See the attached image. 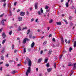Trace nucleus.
Instances as JSON below:
<instances>
[{
    "instance_id": "72a5a7b5",
    "label": "nucleus",
    "mask_w": 76,
    "mask_h": 76,
    "mask_svg": "<svg viewBox=\"0 0 76 76\" xmlns=\"http://www.w3.org/2000/svg\"><path fill=\"white\" fill-rule=\"evenodd\" d=\"M74 67H76V63H75L73 64Z\"/></svg>"
},
{
    "instance_id": "c9c22d12",
    "label": "nucleus",
    "mask_w": 76,
    "mask_h": 76,
    "mask_svg": "<svg viewBox=\"0 0 76 76\" xmlns=\"http://www.w3.org/2000/svg\"><path fill=\"white\" fill-rule=\"evenodd\" d=\"M26 15H28L29 14V12L28 11H26Z\"/></svg>"
},
{
    "instance_id": "6e6552de",
    "label": "nucleus",
    "mask_w": 76,
    "mask_h": 76,
    "mask_svg": "<svg viewBox=\"0 0 76 76\" xmlns=\"http://www.w3.org/2000/svg\"><path fill=\"white\" fill-rule=\"evenodd\" d=\"M51 53H52V50L51 49H50L49 50V51L48 52V54L49 55H51Z\"/></svg>"
},
{
    "instance_id": "39448f33",
    "label": "nucleus",
    "mask_w": 76,
    "mask_h": 76,
    "mask_svg": "<svg viewBox=\"0 0 76 76\" xmlns=\"http://www.w3.org/2000/svg\"><path fill=\"white\" fill-rule=\"evenodd\" d=\"M35 9H38V2H36L34 4Z\"/></svg>"
},
{
    "instance_id": "ddd939ff",
    "label": "nucleus",
    "mask_w": 76,
    "mask_h": 76,
    "mask_svg": "<svg viewBox=\"0 0 76 76\" xmlns=\"http://www.w3.org/2000/svg\"><path fill=\"white\" fill-rule=\"evenodd\" d=\"M42 60V58H41L39 59L38 60V63H41V61Z\"/></svg>"
},
{
    "instance_id": "0e129e2a",
    "label": "nucleus",
    "mask_w": 76,
    "mask_h": 76,
    "mask_svg": "<svg viewBox=\"0 0 76 76\" xmlns=\"http://www.w3.org/2000/svg\"><path fill=\"white\" fill-rule=\"evenodd\" d=\"M3 62H0V64H3Z\"/></svg>"
},
{
    "instance_id": "c85d7f7f",
    "label": "nucleus",
    "mask_w": 76,
    "mask_h": 76,
    "mask_svg": "<svg viewBox=\"0 0 76 76\" xmlns=\"http://www.w3.org/2000/svg\"><path fill=\"white\" fill-rule=\"evenodd\" d=\"M28 33L27 34V35L29 34V33L30 32V29H29L27 31Z\"/></svg>"
},
{
    "instance_id": "5701e85b",
    "label": "nucleus",
    "mask_w": 76,
    "mask_h": 76,
    "mask_svg": "<svg viewBox=\"0 0 76 76\" xmlns=\"http://www.w3.org/2000/svg\"><path fill=\"white\" fill-rule=\"evenodd\" d=\"M6 39H5L3 41V42H2V43L3 44H4V43H5V42H6Z\"/></svg>"
},
{
    "instance_id": "13d9d810",
    "label": "nucleus",
    "mask_w": 76,
    "mask_h": 76,
    "mask_svg": "<svg viewBox=\"0 0 76 76\" xmlns=\"http://www.w3.org/2000/svg\"><path fill=\"white\" fill-rule=\"evenodd\" d=\"M71 73V74H73V71L72 70Z\"/></svg>"
},
{
    "instance_id": "e2e57ef3",
    "label": "nucleus",
    "mask_w": 76,
    "mask_h": 76,
    "mask_svg": "<svg viewBox=\"0 0 76 76\" xmlns=\"http://www.w3.org/2000/svg\"><path fill=\"white\" fill-rule=\"evenodd\" d=\"M14 26H18L17 25V24H14Z\"/></svg>"
},
{
    "instance_id": "aec40b11",
    "label": "nucleus",
    "mask_w": 76,
    "mask_h": 76,
    "mask_svg": "<svg viewBox=\"0 0 76 76\" xmlns=\"http://www.w3.org/2000/svg\"><path fill=\"white\" fill-rule=\"evenodd\" d=\"M45 62L46 63H47V62H48V58L45 59Z\"/></svg>"
},
{
    "instance_id": "bf43d9fd",
    "label": "nucleus",
    "mask_w": 76,
    "mask_h": 76,
    "mask_svg": "<svg viewBox=\"0 0 76 76\" xmlns=\"http://www.w3.org/2000/svg\"><path fill=\"white\" fill-rule=\"evenodd\" d=\"M38 19H37L35 20V22H38Z\"/></svg>"
},
{
    "instance_id": "4c0bfd02",
    "label": "nucleus",
    "mask_w": 76,
    "mask_h": 76,
    "mask_svg": "<svg viewBox=\"0 0 76 76\" xmlns=\"http://www.w3.org/2000/svg\"><path fill=\"white\" fill-rule=\"evenodd\" d=\"M17 66L18 67H19V66H21V64H19L17 65Z\"/></svg>"
},
{
    "instance_id": "c756f323",
    "label": "nucleus",
    "mask_w": 76,
    "mask_h": 76,
    "mask_svg": "<svg viewBox=\"0 0 76 76\" xmlns=\"http://www.w3.org/2000/svg\"><path fill=\"white\" fill-rule=\"evenodd\" d=\"M53 20H52L51 19L50 20V21H49V23H52V22H53Z\"/></svg>"
},
{
    "instance_id": "680f3d73",
    "label": "nucleus",
    "mask_w": 76,
    "mask_h": 76,
    "mask_svg": "<svg viewBox=\"0 0 76 76\" xmlns=\"http://www.w3.org/2000/svg\"><path fill=\"white\" fill-rule=\"evenodd\" d=\"M69 19V20H70L71 19H72V17H70Z\"/></svg>"
},
{
    "instance_id": "58836bf2",
    "label": "nucleus",
    "mask_w": 76,
    "mask_h": 76,
    "mask_svg": "<svg viewBox=\"0 0 76 76\" xmlns=\"http://www.w3.org/2000/svg\"><path fill=\"white\" fill-rule=\"evenodd\" d=\"M10 16H12V12L11 11H10Z\"/></svg>"
},
{
    "instance_id": "7c9ffc66",
    "label": "nucleus",
    "mask_w": 76,
    "mask_h": 76,
    "mask_svg": "<svg viewBox=\"0 0 76 76\" xmlns=\"http://www.w3.org/2000/svg\"><path fill=\"white\" fill-rule=\"evenodd\" d=\"M40 11L42 13H43V10H42V8H41Z\"/></svg>"
},
{
    "instance_id": "338daca9",
    "label": "nucleus",
    "mask_w": 76,
    "mask_h": 76,
    "mask_svg": "<svg viewBox=\"0 0 76 76\" xmlns=\"http://www.w3.org/2000/svg\"><path fill=\"white\" fill-rule=\"evenodd\" d=\"M56 47H59V44H58L56 45Z\"/></svg>"
},
{
    "instance_id": "f3484780",
    "label": "nucleus",
    "mask_w": 76,
    "mask_h": 76,
    "mask_svg": "<svg viewBox=\"0 0 76 76\" xmlns=\"http://www.w3.org/2000/svg\"><path fill=\"white\" fill-rule=\"evenodd\" d=\"M65 5L66 7H69V3L68 2H66Z\"/></svg>"
},
{
    "instance_id": "de8ad7c7",
    "label": "nucleus",
    "mask_w": 76,
    "mask_h": 76,
    "mask_svg": "<svg viewBox=\"0 0 76 76\" xmlns=\"http://www.w3.org/2000/svg\"><path fill=\"white\" fill-rule=\"evenodd\" d=\"M4 50H2L1 51V54H3V53H4Z\"/></svg>"
},
{
    "instance_id": "4468645a",
    "label": "nucleus",
    "mask_w": 76,
    "mask_h": 76,
    "mask_svg": "<svg viewBox=\"0 0 76 76\" xmlns=\"http://www.w3.org/2000/svg\"><path fill=\"white\" fill-rule=\"evenodd\" d=\"M56 23L58 25H61V22H56Z\"/></svg>"
},
{
    "instance_id": "412c9836",
    "label": "nucleus",
    "mask_w": 76,
    "mask_h": 76,
    "mask_svg": "<svg viewBox=\"0 0 76 76\" xmlns=\"http://www.w3.org/2000/svg\"><path fill=\"white\" fill-rule=\"evenodd\" d=\"M12 34V31L11 30L10 32H9V34L10 35H11Z\"/></svg>"
},
{
    "instance_id": "49530a36",
    "label": "nucleus",
    "mask_w": 76,
    "mask_h": 76,
    "mask_svg": "<svg viewBox=\"0 0 76 76\" xmlns=\"http://www.w3.org/2000/svg\"><path fill=\"white\" fill-rule=\"evenodd\" d=\"M70 40H68V42H67V43L70 44Z\"/></svg>"
},
{
    "instance_id": "09e8293b",
    "label": "nucleus",
    "mask_w": 76,
    "mask_h": 76,
    "mask_svg": "<svg viewBox=\"0 0 76 76\" xmlns=\"http://www.w3.org/2000/svg\"><path fill=\"white\" fill-rule=\"evenodd\" d=\"M27 29V27L23 28V30H24V29Z\"/></svg>"
},
{
    "instance_id": "8fccbe9b",
    "label": "nucleus",
    "mask_w": 76,
    "mask_h": 76,
    "mask_svg": "<svg viewBox=\"0 0 76 76\" xmlns=\"http://www.w3.org/2000/svg\"><path fill=\"white\" fill-rule=\"evenodd\" d=\"M76 67H74V66H73V70H75V69H76Z\"/></svg>"
},
{
    "instance_id": "6ab92c4d",
    "label": "nucleus",
    "mask_w": 76,
    "mask_h": 76,
    "mask_svg": "<svg viewBox=\"0 0 76 76\" xmlns=\"http://www.w3.org/2000/svg\"><path fill=\"white\" fill-rule=\"evenodd\" d=\"M6 4L5 2H4L3 4V6L4 7V8H5V7H6Z\"/></svg>"
},
{
    "instance_id": "052dcab7",
    "label": "nucleus",
    "mask_w": 76,
    "mask_h": 76,
    "mask_svg": "<svg viewBox=\"0 0 76 76\" xmlns=\"http://www.w3.org/2000/svg\"><path fill=\"white\" fill-rule=\"evenodd\" d=\"M32 7L30 8V11H32Z\"/></svg>"
},
{
    "instance_id": "bb28decb",
    "label": "nucleus",
    "mask_w": 76,
    "mask_h": 76,
    "mask_svg": "<svg viewBox=\"0 0 76 76\" xmlns=\"http://www.w3.org/2000/svg\"><path fill=\"white\" fill-rule=\"evenodd\" d=\"M69 50V52H71V51H72V50H73V49H72V48H71V47H70Z\"/></svg>"
},
{
    "instance_id": "a19ab883",
    "label": "nucleus",
    "mask_w": 76,
    "mask_h": 76,
    "mask_svg": "<svg viewBox=\"0 0 76 76\" xmlns=\"http://www.w3.org/2000/svg\"><path fill=\"white\" fill-rule=\"evenodd\" d=\"M9 66V64H7L5 65V66H6L7 67H8Z\"/></svg>"
},
{
    "instance_id": "6e6d98bb",
    "label": "nucleus",
    "mask_w": 76,
    "mask_h": 76,
    "mask_svg": "<svg viewBox=\"0 0 76 76\" xmlns=\"http://www.w3.org/2000/svg\"><path fill=\"white\" fill-rule=\"evenodd\" d=\"M65 42H66V43H67V39H65Z\"/></svg>"
},
{
    "instance_id": "79ce46f5",
    "label": "nucleus",
    "mask_w": 76,
    "mask_h": 76,
    "mask_svg": "<svg viewBox=\"0 0 76 76\" xmlns=\"http://www.w3.org/2000/svg\"><path fill=\"white\" fill-rule=\"evenodd\" d=\"M12 49L14 48L15 47H14V45H13V44H12Z\"/></svg>"
},
{
    "instance_id": "864d4df0",
    "label": "nucleus",
    "mask_w": 76,
    "mask_h": 76,
    "mask_svg": "<svg viewBox=\"0 0 76 76\" xmlns=\"http://www.w3.org/2000/svg\"><path fill=\"white\" fill-rule=\"evenodd\" d=\"M43 53V51L41 50L40 52V54H42Z\"/></svg>"
},
{
    "instance_id": "423d86ee",
    "label": "nucleus",
    "mask_w": 76,
    "mask_h": 76,
    "mask_svg": "<svg viewBox=\"0 0 76 76\" xmlns=\"http://www.w3.org/2000/svg\"><path fill=\"white\" fill-rule=\"evenodd\" d=\"M18 20L20 22V21H22V17H18Z\"/></svg>"
},
{
    "instance_id": "4d7b16f0",
    "label": "nucleus",
    "mask_w": 76,
    "mask_h": 76,
    "mask_svg": "<svg viewBox=\"0 0 76 76\" xmlns=\"http://www.w3.org/2000/svg\"><path fill=\"white\" fill-rule=\"evenodd\" d=\"M9 56V55L8 54H7V55H6L5 56L6 57H8V56Z\"/></svg>"
},
{
    "instance_id": "c03bdc74",
    "label": "nucleus",
    "mask_w": 76,
    "mask_h": 76,
    "mask_svg": "<svg viewBox=\"0 0 76 76\" xmlns=\"http://www.w3.org/2000/svg\"><path fill=\"white\" fill-rule=\"evenodd\" d=\"M4 14H1V15H0V17H2V16H4Z\"/></svg>"
},
{
    "instance_id": "473e14b6",
    "label": "nucleus",
    "mask_w": 76,
    "mask_h": 76,
    "mask_svg": "<svg viewBox=\"0 0 76 76\" xmlns=\"http://www.w3.org/2000/svg\"><path fill=\"white\" fill-rule=\"evenodd\" d=\"M48 8H49L48 6H46L45 7V9H48Z\"/></svg>"
},
{
    "instance_id": "1a4fd4ad",
    "label": "nucleus",
    "mask_w": 76,
    "mask_h": 76,
    "mask_svg": "<svg viewBox=\"0 0 76 76\" xmlns=\"http://www.w3.org/2000/svg\"><path fill=\"white\" fill-rule=\"evenodd\" d=\"M16 73H18V72L16 71L15 70H14L11 73L13 75H14Z\"/></svg>"
},
{
    "instance_id": "dca6fc26",
    "label": "nucleus",
    "mask_w": 76,
    "mask_h": 76,
    "mask_svg": "<svg viewBox=\"0 0 76 76\" xmlns=\"http://www.w3.org/2000/svg\"><path fill=\"white\" fill-rule=\"evenodd\" d=\"M63 20H64L66 23V25L68 24V23L67 22V20L65 19H63Z\"/></svg>"
},
{
    "instance_id": "cd10ccee",
    "label": "nucleus",
    "mask_w": 76,
    "mask_h": 76,
    "mask_svg": "<svg viewBox=\"0 0 76 76\" xmlns=\"http://www.w3.org/2000/svg\"><path fill=\"white\" fill-rule=\"evenodd\" d=\"M52 40L53 42H56V39L54 38H53Z\"/></svg>"
},
{
    "instance_id": "9d476101",
    "label": "nucleus",
    "mask_w": 76,
    "mask_h": 76,
    "mask_svg": "<svg viewBox=\"0 0 76 76\" xmlns=\"http://www.w3.org/2000/svg\"><path fill=\"white\" fill-rule=\"evenodd\" d=\"M2 36L3 38H5L6 37V34H5V33H4V32L2 34Z\"/></svg>"
},
{
    "instance_id": "20e7f679",
    "label": "nucleus",
    "mask_w": 76,
    "mask_h": 76,
    "mask_svg": "<svg viewBox=\"0 0 76 76\" xmlns=\"http://www.w3.org/2000/svg\"><path fill=\"white\" fill-rule=\"evenodd\" d=\"M20 15L22 16H25V12H21L20 13Z\"/></svg>"
},
{
    "instance_id": "9b49d317",
    "label": "nucleus",
    "mask_w": 76,
    "mask_h": 76,
    "mask_svg": "<svg viewBox=\"0 0 76 76\" xmlns=\"http://www.w3.org/2000/svg\"><path fill=\"white\" fill-rule=\"evenodd\" d=\"M34 45H35V43L34 42H33V43L31 44V47L32 48H33L34 47Z\"/></svg>"
},
{
    "instance_id": "ea45409f",
    "label": "nucleus",
    "mask_w": 76,
    "mask_h": 76,
    "mask_svg": "<svg viewBox=\"0 0 76 76\" xmlns=\"http://www.w3.org/2000/svg\"><path fill=\"white\" fill-rule=\"evenodd\" d=\"M62 57H63V55H61L59 57V59H60L61 58H62Z\"/></svg>"
},
{
    "instance_id": "f257e3e1",
    "label": "nucleus",
    "mask_w": 76,
    "mask_h": 76,
    "mask_svg": "<svg viewBox=\"0 0 76 76\" xmlns=\"http://www.w3.org/2000/svg\"><path fill=\"white\" fill-rule=\"evenodd\" d=\"M31 71V69L30 67H28V69L27 71L26 72V76H28V73L30 72Z\"/></svg>"
},
{
    "instance_id": "7ed1b4c3",
    "label": "nucleus",
    "mask_w": 76,
    "mask_h": 76,
    "mask_svg": "<svg viewBox=\"0 0 76 76\" xmlns=\"http://www.w3.org/2000/svg\"><path fill=\"white\" fill-rule=\"evenodd\" d=\"M4 21H6V20H2L1 22V23L2 24V25L4 26Z\"/></svg>"
},
{
    "instance_id": "3c124183",
    "label": "nucleus",
    "mask_w": 76,
    "mask_h": 76,
    "mask_svg": "<svg viewBox=\"0 0 76 76\" xmlns=\"http://www.w3.org/2000/svg\"><path fill=\"white\" fill-rule=\"evenodd\" d=\"M34 18H32L31 21V22H32V21H34Z\"/></svg>"
},
{
    "instance_id": "a878e982",
    "label": "nucleus",
    "mask_w": 76,
    "mask_h": 76,
    "mask_svg": "<svg viewBox=\"0 0 76 76\" xmlns=\"http://www.w3.org/2000/svg\"><path fill=\"white\" fill-rule=\"evenodd\" d=\"M46 66L47 67H50V65H49V63H48L46 64Z\"/></svg>"
},
{
    "instance_id": "69168bd1",
    "label": "nucleus",
    "mask_w": 76,
    "mask_h": 76,
    "mask_svg": "<svg viewBox=\"0 0 76 76\" xmlns=\"http://www.w3.org/2000/svg\"><path fill=\"white\" fill-rule=\"evenodd\" d=\"M26 64V61H25L24 63V64Z\"/></svg>"
},
{
    "instance_id": "f8f14e48",
    "label": "nucleus",
    "mask_w": 76,
    "mask_h": 76,
    "mask_svg": "<svg viewBox=\"0 0 76 76\" xmlns=\"http://www.w3.org/2000/svg\"><path fill=\"white\" fill-rule=\"evenodd\" d=\"M26 39H26V38L24 39L23 42V44H25V43H26Z\"/></svg>"
},
{
    "instance_id": "0eeeda50",
    "label": "nucleus",
    "mask_w": 76,
    "mask_h": 76,
    "mask_svg": "<svg viewBox=\"0 0 76 76\" xmlns=\"http://www.w3.org/2000/svg\"><path fill=\"white\" fill-rule=\"evenodd\" d=\"M52 70H53V68H50L47 69V70L49 73L50 72H51Z\"/></svg>"
},
{
    "instance_id": "603ef678",
    "label": "nucleus",
    "mask_w": 76,
    "mask_h": 76,
    "mask_svg": "<svg viewBox=\"0 0 76 76\" xmlns=\"http://www.w3.org/2000/svg\"><path fill=\"white\" fill-rule=\"evenodd\" d=\"M17 2H15L14 3V5L15 6H16V4H17Z\"/></svg>"
},
{
    "instance_id": "4be33fe9",
    "label": "nucleus",
    "mask_w": 76,
    "mask_h": 76,
    "mask_svg": "<svg viewBox=\"0 0 76 76\" xmlns=\"http://www.w3.org/2000/svg\"><path fill=\"white\" fill-rule=\"evenodd\" d=\"M74 47L75 48L76 47V41L74 42Z\"/></svg>"
},
{
    "instance_id": "a18cd8bd",
    "label": "nucleus",
    "mask_w": 76,
    "mask_h": 76,
    "mask_svg": "<svg viewBox=\"0 0 76 76\" xmlns=\"http://www.w3.org/2000/svg\"><path fill=\"white\" fill-rule=\"evenodd\" d=\"M72 9H75V7L73 6L72 7Z\"/></svg>"
},
{
    "instance_id": "f03ea898",
    "label": "nucleus",
    "mask_w": 76,
    "mask_h": 76,
    "mask_svg": "<svg viewBox=\"0 0 76 76\" xmlns=\"http://www.w3.org/2000/svg\"><path fill=\"white\" fill-rule=\"evenodd\" d=\"M26 60H27L28 61V66H31V65H32V62H31V61L30 59H26Z\"/></svg>"
},
{
    "instance_id": "f704fd0d",
    "label": "nucleus",
    "mask_w": 76,
    "mask_h": 76,
    "mask_svg": "<svg viewBox=\"0 0 76 76\" xmlns=\"http://www.w3.org/2000/svg\"><path fill=\"white\" fill-rule=\"evenodd\" d=\"M47 41H45L43 43V45H45V44H47Z\"/></svg>"
},
{
    "instance_id": "5fc2aeb1",
    "label": "nucleus",
    "mask_w": 76,
    "mask_h": 76,
    "mask_svg": "<svg viewBox=\"0 0 76 76\" xmlns=\"http://www.w3.org/2000/svg\"><path fill=\"white\" fill-rule=\"evenodd\" d=\"M0 70H1V71H2V70H3V69H2V67H1L0 69Z\"/></svg>"
},
{
    "instance_id": "774afa93",
    "label": "nucleus",
    "mask_w": 76,
    "mask_h": 76,
    "mask_svg": "<svg viewBox=\"0 0 76 76\" xmlns=\"http://www.w3.org/2000/svg\"><path fill=\"white\" fill-rule=\"evenodd\" d=\"M50 29V27H48V31Z\"/></svg>"
},
{
    "instance_id": "2eb2a0df",
    "label": "nucleus",
    "mask_w": 76,
    "mask_h": 76,
    "mask_svg": "<svg viewBox=\"0 0 76 76\" xmlns=\"http://www.w3.org/2000/svg\"><path fill=\"white\" fill-rule=\"evenodd\" d=\"M22 30V29H21V27L19 26L18 28V31H20Z\"/></svg>"
},
{
    "instance_id": "b1692460",
    "label": "nucleus",
    "mask_w": 76,
    "mask_h": 76,
    "mask_svg": "<svg viewBox=\"0 0 76 76\" xmlns=\"http://www.w3.org/2000/svg\"><path fill=\"white\" fill-rule=\"evenodd\" d=\"M37 13L39 15H41V12L39 11H38Z\"/></svg>"
},
{
    "instance_id": "393cba45",
    "label": "nucleus",
    "mask_w": 76,
    "mask_h": 76,
    "mask_svg": "<svg viewBox=\"0 0 76 76\" xmlns=\"http://www.w3.org/2000/svg\"><path fill=\"white\" fill-rule=\"evenodd\" d=\"M1 60H4V57L3 56H1Z\"/></svg>"
},
{
    "instance_id": "37998d69",
    "label": "nucleus",
    "mask_w": 76,
    "mask_h": 76,
    "mask_svg": "<svg viewBox=\"0 0 76 76\" xmlns=\"http://www.w3.org/2000/svg\"><path fill=\"white\" fill-rule=\"evenodd\" d=\"M16 52H17V50L15 49L14 50V53H16Z\"/></svg>"
},
{
    "instance_id": "2f4dec72",
    "label": "nucleus",
    "mask_w": 76,
    "mask_h": 76,
    "mask_svg": "<svg viewBox=\"0 0 76 76\" xmlns=\"http://www.w3.org/2000/svg\"><path fill=\"white\" fill-rule=\"evenodd\" d=\"M54 66L55 69L56 68V63H54Z\"/></svg>"
},
{
    "instance_id": "a211bd4d",
    "label": "nucleus",
    "mask_w": 76,
    "mask_h": 76,
    "mask_svg": "<svg viewBox=\"0 0 76 76\" xmlns=\"http://www.w3.org/2000/svg\"><path fill=\"white\" fill-rule=\"evenodd\" d=\"M23 51H24L23 53L24 54H25V53H26V48H24V49Z\"/></svg>"
},
{
    "instance_id": "e433bc0d",
    "label": "nucleus",
    "mask_w": 76,
    "mask_h": 76,
    "mask_svg": "<svg viewBox=\"0 0 76 76\" xmlns=\"http://www.w3.org/2000/svg\"><path fill=\"white\" fill-rule=\"evenodd\" d=\"M52 37V34H50L48 36V37H49V38H50V37Z\"/></svg>"
}]
</instances>
